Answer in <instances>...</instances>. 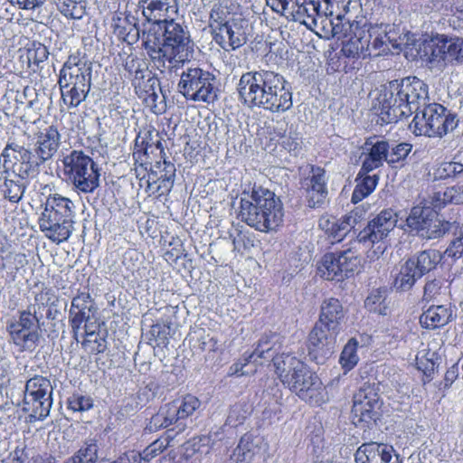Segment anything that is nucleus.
Segmentation results:
<instances>
[{"mask_svg": "<svg viewBox=\"0 0 463 463\" xmlns=\"http://www.w3.org/2000/svg\"><path fill=\"white\" fill-rule=\"evenodd\" d=\"M59 86L63 102L71 108H76L84 101L90 89V85L82 84L77 86L59 84Z\"/></svg>", "mask_w": 463, "mask_h": 463, "instance_id": "a18cd8bd", "label": "nucleus"}, {"mask_svg": "<svg viewBox=\"0 0 463 463\" xmlns=\"http://www.w3.org/2000/svg\"><path fill=\"white\" fill-rule=\"evenodd\" d=\"M463 256V232L454 237L449 243L447 249L443 252L442 257L449 258L454 260L460 259Z\"/></svg>", "mask_w": 463, "mask_h": 463, "instance_id": "13d9d810", "label": "nucleus"}, {"mask_svg": "<svg viewBox=\"0 0 463 463\" xmlns=\"http://www.w3.org/2000/svg\"><path fill=\"white\" fill-rule=\"evenodd\" d=\"M364 22L366 21L364 19L351 22L345 14L339 13L335 18L329 21L331 33L334 37H337L338 39L348 38L355 33L356 31L364 28Z\"/></svg>", "mask_w": 463, "mask_h": 463, "instance_id": "f704fd0d", "label": "nucleus"}, {"mask_svg": "<svg viewBox=\"0 0 463 463\" xmlns=\"http://www.w3.org/2000/svg\"><path fill=\"white\" fill-rule=\"evenodd\" d=\"M270 341L268 336L262 337L254 351L250 354L245 359L244 363H236L230 367L231 375H244L246 373L243 371V367L250 361L258 362L259 359H269L271 354Z\"/></svg>", "mask_w": 463, "mask_h": 463, "instance_id": "e433bc0d", "label": "nucleus"}, {"mask_svg": "<svg viewBox=\"0 0 463 463\" xmlns=\"http://www.w3.org/2000/svg\"><path fill=\"white\" fill-rule=\"evenodd\" d=\"M96 313L95 302L89 293H80L73 298L70 308V323L73 333L77 335L84 323L85 335L95 334L97 326L91 320L95 318Z\"/></svg>", "mask_w": 463, "mask_h": 463, "instance_id": "ddd939ff", "label": "nucleus"}, {"mask_svg": "<svg viewBox=\"0 0 463 463\" xmlns=\"http://www.w3.org/2000/svg\"><path fill=\"white\" fill-rule=\"evenodd\" d=\"M60 12L71 19H80L85 14V7L82 4L74 0H63L59 6Z\"/></svg>", "mask_w": 463, "mask_h": 463, "instance_id": "5fc2aeb1", "label": "nucleus"}, {"mask_svg": "<svg viewBox=\"0 0 463 463\" xmlns=\"http://www.w3.org/2000/svg\"><path fill=\"white\" fill-rule=\"evenodd\" d=\"M40 319L37 316L36 307L30 305L25 310L18 312L17 319L8 321L7 325L24 329L39 330L41 332Z\"/></svg>", "mask_w": 463, "mask_h": 463, "instance_id": "49530a36", "label": "nucleus"}, {"mask_svg": "<svg viewBox=\"0 0 463 463\" xmlns=\"http://www.w3.org/2000/svg\"><path fill=\"white\" fill-rule=\"evenodd\" d=\"M360 266L357 251L353 247L326 253L317 270L322 278L327 280L341 281L354 274Z\"/></svg>", "mask_w": 463, "mask_h": 463, "instance_id": "9b49d317", "label": "nucleus"}, {"mask_svg": "<svg viewBox=\"0 0 463 463\" xmlns=\"http://www.w3.org/2000/svg\"><path fill=\"white\" fill-rule=\"evenodd\" d=\"M146 20L149 23L163 24L168 20L178 16V5L176 0H163L142 11Z\"/></svg>", "mask_w": 463, "mask_h": 463, "instance_id": "cd10ccee", "label": "nucleus"}, {"mask_svg": "<svg viewBox=\"0 0 463 463\" xmlns=\"http://www.w3.org/2000/svg\"><path fill=\"white\" fill-rule=\"evenodd\" d=\"M61 143V135L54 126H49L37 134L34 151L43 163L50 160L57 152Z\"/></svg>", "mask_w": 463, "mask_h": 463, "instance_id": "bb28decb", "label": "nucleus"}, {"mask_svg": "<svg viewBox=\"0 0 463 463\" xmlns=\"http://www.w3.org/2000/svg\"><path fill=\"white\" fill-rule=\"evenodd\" d=\"M247 27L248 21L240 14L213 33V39L222 48L231 47L235 50L246 43Z\"/></svg>", "mask_w": 463, "mask_h": 463, "instance_id": "6ab92c4d", "label": "nucleus"}, {"mask_svg": "<svg viewBox=\"0 0 463 463\" xmlns=\"http://www.w3.org/2000/svg\"><path fill=\"white\" fill-rule=\"evenodd\" d=\"M406 225L411 233L427 241L440 239L459 226L456 221L446 220L433 208L420 205L411 209Z\"/></svg>", "mask_w": 463, "mask_h": 463, "instance_id": "0eeeda50", "label": "nucleus"}, {"mask_svg": "<svg viewBox=\"0 0 463 463\" xmlns=\"http://www.w3.org/2000/svg\"><path fill=\"white\" fill-rule=\"evenodd\" d=\"M6 330L10 336V342L20 351L34 350L41 338L39 330L24 329L9 325H6Z\"/></svg>", "mask_w": 463, "mask_h": 463, "instance_id": "473e14b6", "label": "nucleus"}, {"mask_svg": "<svg viewBox=\"0 0 463 463\" xmlns=\"http://www.w3.org/2000/svg\"><path fill=\"white\" fill-rule=\"evenodd\" d=\"M392 447L376 442L361 445L355 453L356 463H401Z\"/></svg>", "mask_w": 463, "mask_h": 463, "instance_id": "412c9836", "label": "nucleus"}, {"mask_svg": "<svg viewBox=\"0 0 463 463\" xmlns=\"http://www.w3.org/2000/svg\"><path fill=\"white\" fill-rule=\"evenodd\" d=\"M453 319L451 308L445 305H433L420 317V323L427 329H437L448 325Z\"/></svg>", "mask_w": 463, "mask_h": 463, "instance_id": "c756f323", "label": "nucleus"}, {"mask_svg": "<svg viewBox=\"0 0 463 463\" xmlns=\"http://www.w3.org/2000/svg\"><path fill=\"white\" fill-rule=\"evenodd\" d=\"M364 34L368 40V52L371 56H378L389 51V46L395 49H402V46L408 45L404 42L406 35L396 37L394 27L386 24H367L364 22Z\"/></svg>", "mask_w": 463, "mask_h": 463, "instance_id": "f8f14e48", "label": "nucleus"}, {"mask_svg": "<svg viewBox=\"0 0 463 463\" xmlns=\"http://www.w3.org/2000/svg\"><path fill=\"white\" fill-rule=\"evenodd\" d=\"M52 387L51 382L35 376L27 381L24 397V411L34 420H43L50 413L52 405Z\"/></svg>", "mask_w": 463, "mask_h": 463, "instance_id": "9d476101", "label": "nucleus"}, {"mask_svg": "<svg viewBox=\"0 0 463 463\" xmlns=\"http://www.w3.org/2000/svg\"><path fill=\"white\" fill-rule=\"evenodd\" d=\"M214 80L211 72L199 67H188L180 76L178 90L187 99L213 102L217 97Z\"/></svg>", "mask_w": 463, "mask_h": 463, "instance_id": "1a4fd4ad", "label": "nucleus"}, {"mask_svg": "<svg viewBox=\"0 0 463 463\" xmlns=\"http://www.w3.org/2000/svg\"><path fill=\"white\" fill-rule=\"evenodd\" d=\"M156 87H159L158 80L154 77H149L145 86L146 96L144 97V100L146 102L147 106L153 109L156 108V102L160 99V96L156 90Z\"/></svg>", "mask_w": 463, "mask_h": 463, "instance_id": "680f3d73", "label": "nucleus"}, {"mask_svg": "<svg viewBox=\"0 0 463 463\" xmlns=\"http://www.w3.org/2000/svg\"><path fill=\"white\" fill-rule=\"evenodd\" d=\"M421 276L417 274L413 261L406 260L397 275L394 286L401 291H407L412 288L417 279Z\"/></svg>", "mask_w": 463, "mask_h": 463, "instance_id": "de8ad7c7", "label": "nucleus"}, {"mask_svg": "<svg viewBox=\"0 0 463 463\" xmlns=\"http://www.w3.org/2000/svg\"><path fill=\"white\" fill-rule=\"evenodd\" d=\"M397 222V214L392 209L383 210L357 234L355 242L367 245L380 242L394 229Z\"/></svg>", "mask_w": 463, "mask_h": 463, "instance_id": "2eb2a0df", "label": "nucleus"}, {"mask_svg": "<svg viewBox=\"0 0 463 463\" xmlns=\"http://www.w3.org/2000/svg\"><path fill=\"white\" fill-rule=\"evenodd\" d=\"M239 98L250 109L283 113L293 106L292 92L285 78L270 70L243 73L237 85Z\"/></svg>", "mask_w": 463, "mask_h": 463, "instance_id": "f257e3e1", "label": "nucleus"}, {"mask_svg": "<svg viewBox=\"0 0 463 463\" xmlns=\"http://www.w3.org/2000/svg\"><path fill=\"white\" fill-rule=\"evenodd\" d=\"M75 208L69 197L50 194L42 203L43 210L38 217L40 231L53 243L67 241L74 231Z\"/></svg>", "mask_w": 463, "mask_h": 463, "instance_id": "39448f33", "label": "nucleus"}, {"mask_svg": "<svg viewBox=\"0 0 463 463\" xmlns=\"http://www.w3.org/2000/svg\"><path fill=\"white\" fill-rule=\"evenodd\" d=\"M178 411L175 402L166 403L152 417L151 423L156 428H167L174 423H178L180 430H183L184 425L181 422L182 420L181 417H179Z\"/></svg>", "mask_w": 463, "mask_h": 463, "instance_id": "ea45409f", "label": "nucleus"}, {"mask_svg": "<svg viewBox=\"0 0 463 463\" xmlns=\"http://www.w3.org/2000/svg\"><path fill=\"white\" fill-rule=\"evenodd\" d=\"M358 214L355 212L343 216L340 219L335 217H322L319 220V227L334 240L340 241L358 222Z\"/></svg>", "mask_w": 463, "mask_h": 463, "instance_id": "a878e982", "label": "nucleus"}, {"mask_svg": "<svg viewBox=\"0 0 463 463\" xmlns=\"http://www.w3.org/2000/svg\"><path fill=\"white\" fill-rule=\"evenodd\" d=\"M143 144H144V141H142V144L139 145L138 140L137 139L136 140L135 150L133 152V157L137 164H139L140 166L145 167L146 170H149L147 168V166H149V168H150L151 165H154L148 158V149H153V146L151 145L150 146L146 145L144 147Z\"/></svg>", "mask_w": 463, "mask_h": 463, "instance_id": "052dcab7", "label": "nucleus"}, {"mask_svg": "<svg viewBox=\"0 0 463 463\" xmlns=\"http://www.w3.org/2000/svg\"><path fill=\"white\" fill-rule=\"evenodd\" d=\"M175 171L173 163L165 159L156 161L147 172L146 190L159 194L169 193L174 186Z\"/></svg>", "mask_w": 463, "mask_h": 463, "instance_id": "a211bd4d", "label": "nucleus"}, {"mask_svg": "<svg viewBox=\"0 0 463 463\" xmlns=\"http://www.w3.org/2000/svg\"><path fill=\"white\" fill-rule=\"evenodd\" d=\"M91 69L78 56L71 55L63 64L59 77V84L64 86L90 85Z\"/></svg>", "mask_w": 463, "mask_h": 463, "instance_id": "aec40b11", "label": "nucleus"}, {"mask_svg": "<svg viewBox=\"0 0 463 463\" xmlns=\"http://www.w3.org/2000/svg\"><path fill=\"white\" fill-rule=\"evenodd\" d=\"M307 184V199L308 206L312 208L320 207L327 198V176L325 169L319 166H312L310 175Z\"/></svg>", "mask_w": 463, "mask_h": 463, "instance_id": "5701e85b", "label": "nucleus"}, {"mask_svg": "<svg viewBox=\"0 0 463 463\" xmlns=\"http://www.w3.org/2000/svg\"><path fill=\"white\" fill-rule=\"evenodd\" d=\"M442 255L439 250L429 249L418 252L414 257L409 259V261H413L417 274L421 277L430 272L437 264L441 260Z\"/></svg>", "mask_w": 463, "mask_h": 463, "instance_id": "58836bf2", "label": "nucleus"}, {"mask_svg": "<svg viewBox=\"0 0 463 463\" xmlns=\"http://www.w3.org/2000/svg\"><path fill=\"white\" fill-rule=\"evenodd\" d=\"M283 204L275 194L260 186L244 191L240 201V219L260 232L275 230L283 222Z\"/></svg>", "mask_w": 463, "mask_h": 463, "instance_id": "20e7f679", "label": "nucleus"}, {"mask_svg": "<svg viewBox=\"0 0 463 463\" xmlns=\"http://www.w3.org/2000/svg\"><path fill=\"white\" fill-rule=\"evenodd\" d=\"M174 402L182 420L193 415L201 405V402L195 396L190 394Z\"/></svg>", "mask_w": 463, "mask_h": 463, "instance_id": "864d4df0", "label": "nucleus"}, {"mask_svg": "<svg viewBox=\"0 0 463 463\" xmlns=\"http://www.w3.org/2000/svg\"><path fill=\"white\" fill-rule=\"evenodd\" d=\"M301 137L296 131H289L288 136L283 137L282 146L289 152L295 153V155L301 148Z\"/></svg>", "mask_w": 463, "mask_h": 463, "instance_id": "0e129e2a", "label": "nucleus"}, {"mask_svg": "<svg viewBox=\"0 0 463 463\" xmlns=\"http://www.w3.org/2000/svg\"><path fill=\"white\" fill-rule=\"evenodd\" d=\"M445 195L449 197L450 201L454 203H463V186H454L450 187L445 193Z\"/></svg>", "mask_w": 463, "mask_h": 463, "instance_id": "774afa93", "label": "nucleus"}, {"mask_svg": "<svg viewBox=\"0 0 463 463\" xmlns=\"http://www.w3.org/2000/svg\"><path fill=\"white\" fill-rule=\"evenodd\" d=\"M168 445L169 440L167 438L155 440L149 446H147L142 453L137 454L140 458V462L142 460L146 462L150 461L153 458L163 452Z\"/></svg>", "mask_w": 463, "mask_h": 463, "instance_id": "6e6d98bb", "label": "nucleus"}, {"mask_svg": "<svg viewBox=\"0 0 463 463\" xmlns=\"http://www.w3.org/2000/svg\"><path fill=\"white\" fill-rule=\"evenodd\" d=\"M250 436H244L231 456V463H250L253 457Z\"/></svg>", "mask_w": 463, "mask_h": 463, "instance_id": "3c124183", "label": "nucleus"}, {"mask_svg": "<svg viewBox=\"0 0 463 463\" xmlns=\"http://www.w3.org/2000/svg\"><path fill=\"white\" fill-rule=\"evenodd\" d=\"M442 281L439 279H432L426 283L424 287L423 298L427 301L436 298L441 294Z\"/></svg>", "mask_w": 463, "mask_h": 463, "instance_id": "69168bd1", "label": "nucleus"}, {"mask_svg": "<svg viewBox=\"0 0 463 463\" xmlns=\"http://www.w3.org/2000/svg\"><path fill=\"white\" fill-rule=\"evenodd\" d=\"M269 354H271L269 358H272L276 373L286 386L290 384L293 375H298V372L302 373L307 366L300 359L289 353H282L274 356V351L271 348Z\"/></svg>", "mask_w": 463, "mask_h": 463, "instance_id": "393cba45", "label": "nucleus"}, {"mask_svg": "<svg viewBox=\"0 0 463 463\" xmlns=\"http://www.w3.org/2000/svg\"><path fill=\"white\" fill-rule=\"evenodd\" d=\"M389 144L384 140L373 142L367 140L364 146L360 158L362 159L361 172L368 174L381 167L383 162L388 163Z\"/></svg>", "mask_w": 463, "mask_h": 463, "instance_id": "4be33fe9", "label": "nucleus"}, {"mask_svg": "<svg viewBox=\"0 0 463 463\" xmlns=\"http://www.w3.org/2000/svg\"><path fill=\"white\" fill-rule=\"evenodd\" d=\"M42 165L43 163L34 149L25 148L24 152H22L20 163L17 164V167H14V176L18 175L24 178H33L39 174Z\"/></svg>", "mask_w": 463, "mask_h": 463, "instance_id": "c9c22d12", "label": "nucleus"}, {"mask_svg": "<svg viewBox=\"0 0 463 463\" xmlns=\"http://www.w3.org/2000/svg\"><path fill=\"white\" fill-rule=\"evenodd\" d=\"M129 19L135 20V17L129 14H126L118 12H116L112 17V27L114 28L115 33L128 43L136 41L139 36L137 27L131 24H128V27L123 25V23H127Z\"/></svg>", "mask_w": 463, "mask_h": 463, "instance_id": "37998d69", "label": "nucleus"}, {"mask_svg": "<svg viewBox=\"0 0 463 463\" xmlns=\"http://www.w3.org/2000/svg\"><path fill=\"white\" fill-rule=\"evenodd\" d=\"M163 43L146 40L145 49L155 66L161 71H172L189 61L194 52L190 34L176 19L163 24Z\"/></svg>", "mask_w": 463, "mask_h": 463, "instance_id": "7ed1b4c3", "label": "nucleus"}, {"mask_svg": "<svg viewBox=\"0 0 463 463\" xmlns=\"http://www.w3.org/2000/svg\"><path fill=\"white\" fill-rule=\"evenodd\" d=\"M66 181L78 194H92L100 185L99 165L81 150L63 154L60 159Z\"/></svg>", "mask_w": 463, "mask_h": 463, "instance_id": "423d86ee", "label": "nucleus"}, {"mask_svg": "<svg viewBox=\"0 0 463 463\" xmlns=\"http://www.w3.org/2000/svg\"><path fill=\"white\" fill-rule=\"evenodd\" d=\"M340 331L316 323L308 335V351L314 359L326 358L334 353Z\"/></svg>", "mask_w": 463, "mask_h": 463, "instance_id": "f3484780", "label": "nucleus"}, {"mask_svg": "<svg viewBox=\"0 0 463 463\" xmlns=\"http://www.w3.org/2000/svg\"><path fill=\"white\" fill-rule=\"evenodd\" d=\"M101 460L97 440L89 439L65 463H99Z\"/></svg>", "mask_w": 463, "mask_h": 463, "instance_id": "a19ab883", "label": "nucleus"}, {"mask_svg": "<svg viewBox=\"0 0 463 463\" xmlns=\"http://www.w3.org/2000/svg\"><path fill=\"white\" fill-rule=\"evenodd\" d=\"M0 179L3 181L0 191L4 197L11 203L20 202L27 187V178L20 177L18 175L14 176L9 171H2Z\"/></svg>", "mask_w": 463, "mask_h": 463, "instance_id": "c85d7f7f", "label": "nucleus"}, {"mask_svg": "<svg viewBox=\"0 0 463 463\" xmlns=\"http://www.w3.org/2000/svg\"><path fill=\"white\" fill-rule=\"evenodd\" d=\"M428 95L427 84L417 77L390 81L378 94L379 113L387 123L396 122L425 106Z\"/></svg>", "mask_w": 463, "mask_h": 463, "instance_id": "f03ea898", "label": "nucleus"}, {"mask_svg": "<svg viewBox=\"0 0 463 463\" xmlns=\"http://www.w3.org/2000/svg\"><path fill=\"white\" fill-rule=\"evenodd\" d=\"M431 56L445 62H463V39L441 35L436 40Z\"/></svg>", "mask_w": 463, "mask_h": 463, "instance_id": "b1692460", "label": "nucleus"}, {"mask_svg": "<svg viewBox=\"0 0 463 463\" xmlns=\"http://www.w3.org/2000/svg\"><path fill=\"white\" fill-rule=\"evenodd\" d=\"M412 146L408 143H401L392 148L391 154L388 153V164L393 165L403 160L411 151Z\"/></svg>", "mask_w": 463, "mask_h": 463, "instance_id": "e2e57ef3", "label": "nucleus"}, {"mask_svg": "<svg viewBox=\"0 0 463 463\" xmlns=\"http://www.w3.org/2000/svg\"><path fill=\"white\" fill-rule=\"evenodd\" d=\"M266 2L274 12L280 14L288 11L290 8L289 5L294 3L293 0H266Z\"/></svg>", "mask_w": 463, "mask_h": 463, "instance_id": "338daca9", "label": "nucleus"}, {"mask_svg": "<svg viewBox=\"0 0 463 463\" xmlns=\"http://www.w3.org/2000/svg\"><path fill=\"white\" fill-rule=\"evenodd\" d=\"M342 52L348 58H365L371 56L368 52V40L364 34V28L356 31L343 43Z\"/></svg>", "mask_w": 463, "mask_h": 463, "instance_id": "72a5a7b5", "label": "nucleus"}, {"mask_svg": "<svg viewBox=\"0 0 463 463\" xmlns=\"http://www.w3.org/2000/svg\"><path fill=\"white\" fill-rule=\"evenodd\" d=\"M320 3L315 0H296L290 7L295 21L305 24L307 28L317 26V17L319 16Z\"/></svg>", "mask_w": 463, "mask_h": 463, "instance_id": "7c9ffc66", "label": "nucleus"}, {"mask_svg": "<svg viewBox=\"0 0 463 463\" xmlns=\"http://www.w3.org/2000/svg\"><path fill=\"white\" fill-rule=\"evenodd\" d=\"M32 455L25 440L19 441L7 456L0 454V463H24Z\"/></svg>", "mask_w": 463, "mask_h": 463, "instance_id": "603ef678", "label": "nucleus"}, {"mask_svg": "<svg viewBox=\"0 0 463 463\" xmlns=\"http://www.w3.org/2000/svg\"><path fill=\"white\" fill-rule=\"evenodd\" d=\"M302 373L304 374L299 375L306 376V382L299 383L298 381L292 382L291 378L290 384L287 385L289 390L295 392L301 400L310 404L320 405L326 402L327 401L326 392L317 374L309 370L307 366L302 370Z\"/></svg>", "mask_w": 463, "mask_h": 463, "instance_id": "dca6fc26", "label": "nucleus"}, {"mask_svg": "<svg viewBox=\"0 0 463 463\" xmlns=\"http://www.w3.org/2000/svg\"><path fill=\"white\" fill-rule=\"evenodd\" d=\"M357 346V340L351 338L341 353L339 363L346 372L352 370L359 361Z\"/></svg>", "mask_w": 463, "mask_h": 463, "instance_id": "8fccbe9b", "label": "nucleus"}, {"mask_svg": "<svg viewBox=\"0 0 463 463\" xmlns=\"http://www.w3.org/2000/svg\"><path fill=\"white\" fill-rule=\"evenodd\" d=\"M249 412L245 405L236 403L232 405L229 411L226 423L231 427H236L241 424L247 418Z\"/></svg>", "mask_w": 463, "mask_h": 463, "instance_id": "bf43d9fd", "label": "nucleus"}, {"mask_svg": "<svg viewBox=\"0 0 463 463\" xmlns=\"http://www.w3.org/2000/svg\"><path fill=\"white\" fill-rule=\"evenodd\" d=\"M381 402L378 393L371 385H364L353 398L352 414L354 420L368 426L379 418Z\"/></svg>", "mask_w": 463, "mask_h": 463, "instance_id": "4468645a", "label": "nucleus"}, {"mask_svg": "<svg viewBox=\"0 0 463 463\" xmlns=\"http://www.w3.org/2000/svg\"><path fill=\"white\" fill-rule=\"evenodd\" d=\"M344 317V308L340 301L337 298H329L325 299L321 304L317 323L341 331V323Z\"/></svg>", "mask_w": 463, "mask_h": 463, "instance_id": "2f4dec72", "label": "nucleus"}, {"mask_svg": "<svg viewBox=\"0 0 463 463\" xmlns=\"http://www.w3.org/2000/svg\"><path fill=\"white\" fill-rule=\"evenodd\" d=\"M68 408L73 411H86L92 408V400L89 396L76 392L68 398Z\"/></svg>", "mask_w": 463, "mask_h": 463, "instance_id": "4d7b16f0", "label": "nucleus"}, {"mask_svg": "<svg viewBox=\"0 0 463 463\" xmlns=\"http://www.w3.org/2000/svg\"><path fill=\"white\" fill-rule=\"evenodd\" d=\"M458 126L456 116L438 103L425 105L421 111H417L410 125L416 136L441 137Z\"/></svg>", "mask_w": 463, "mask_h": 463, "instance_id": "6e6552de", "label": "nucleus"}, {"mask_svg": "<svg viewBox=\"0 0 463 463\" xmlns=\"http://www.w3.org/2000/svg\"><path fill=\"white\" fill-rule=\"evenodd\" d=\"M364 307L372 313L385 316L390 309L387 289H373L364 300Z\"/></svg>", "mask_w": 463, "mask_h": 463, "instance_id": "c03bdc74", "label": "nucleus"}, {"mask_svg": "<svg viewBox=\"0 0 463 463\" xmlns=\"http://www.w3.org/2000/svg\"><path fill=\"white\" fill-rule=\"evenodd\" d=\"M239 14H233L231 7L224 3H215L210 12L209 26L213 33L230 23Z\"/></svg>", "mask_w": 463, "mask_h": 463, "instance_id": "79ce46f5", "label": "nucleus"}, {"mask_svg": "<svg viewBox=\"0 0 463 463\" xmlns=\"http://www.w3.org/2000/svg\"><path fill=\"white\" fill-rule=\"evenodd\" d=\"M378 181L377 175H369L360 170L355 178L356 184L352 194L351 202L357 203L370 195L376 188Z\"/></svg>", "mask_w": 463, "mask_h": 463, "instance_id": "4c0bfd02", "label": "nucleus"}, {"mask_svg": "<svg viewBox=\"0 0 463 463\" xmlns=\"http://www.w3.org/2000/svg\"><path fill=\"white\" fill-rule=\"evenodd\" d=\"M25 147L15 142H8L3 149L1 158L3 159V171H9L14 175V167L20 163L22 152Z\"/></svg>", "mask_w": 463, "mask_h": 463, "instance_id": "09e8293b", "label": "nucleus"}]
</instances>
